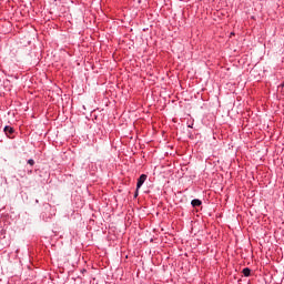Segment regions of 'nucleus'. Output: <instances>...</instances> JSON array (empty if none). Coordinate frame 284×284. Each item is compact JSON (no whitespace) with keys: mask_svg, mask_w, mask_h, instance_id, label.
Returning <instances> with one entry per match:
<instances>
[{"mask_svg":"<svg viewBox=\"0 0 284 284\" xmlns=\"http://www.w3.org/2000/svg\"><path fill=\"white\" fill-rule=\"evenodd\" d=\"M145 181H148V175H145V174L140 175V178L138 179V183H136L138 192H139V189L143 185V183H145Z\"/></svg>","mask_w":284,"mask_h":284,"instance_id":"nucleus-1","label":"nucleus"},{"mask_svg":"<svg viewBox=\"0 0 284 284\" xmlns=\"http://www.w3.org/2000/svg\"><path fill=\"white\" fill-rule=\"evenodd\" d=\"M4 133L7 136H10L11 134H14V129L12 126H4Z\"/></svg>","mask_w":284,"mask_h":284,"instance_id":"nucleus-2","label":"nucleus"},{"mask_svg":"<svg viewBox=\"0 0 284 284\" xmlns=\"http://www.w3.org/2000/svg\"><path fill=\"white\" fill-rule=\"evenodd\" d=\"M191 204L193 207H201L202 202H201V200L195 199V200H192Z\"/></svg>","mask_w":284,"mask_h":284,"instance_id":"nucleus-3","label":"nucleus"},{"mask_svg":"<svg viewBox=\"0 0 284 284\" xmlns=\"http://www.w3.org/2000/svg\"><path fill=\"white\" fill-rule=\"evenodd\" d=\"M242 274H244V276H250V274H252V270H250L247 267L243 268Z\"/></svg>","mask_w":284,"mask_h":284,"instance_id":"nucleus-4","label":"nucleus"},{"mask_svg":"<svg viewBox=\"0 0 284 284\" xmlns=\"http://www.w3.org/2000/svg\"><path fill=\"white\" fill-rule=\"evenodd\" d=\"M28 163L29 165H34V160H29Z\"/></svg>","mask_w":284,"mask_h":284,"instance_id":"nucleus-5","label":"nucleus"},{"mask_svg":"<svg viewBox=\"0 0 284 284\" xmlns=\"http://www.w3.org/2000/svg\"><path fill=\"white\" fill-rule=\"evenodd\" d=\"M189 128H192V124H190Z\"/></svg>","mask_w":284,"mask_h":284,"instance_id":"nucleus-6","label":"nucleus"}]
</instances>
